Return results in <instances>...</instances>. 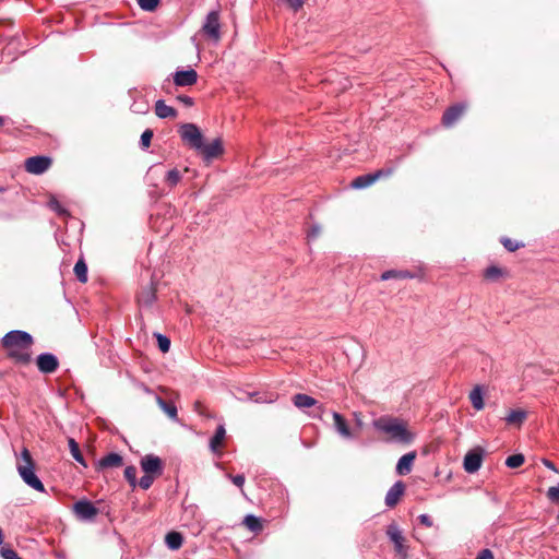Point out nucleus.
Returning a JSON list of instances; mask_svg holds the SVG:
<instances>
[{
  "label": "nucleus",
  "instance_id": "1",
  "mask_svg": "<svg viewBox=\"0 0 559 559\" xmlns=\"http://www.w3.org/2000/svg\"><path fill=\"white\" fill-rule=\"evenodd\" d=\"M1 343L8 353V357L15 362L27 365L31 361V348L34 338L28 332L12 330L2 337Z\"/></svg>",
  "mask_w": 559,
  "mask_h": 559
},
{
  "label": "nucleus",
  "instance_id": "2",
  "mask_svg": "<svg viewBox=\"0 0 559 559\" xmlns=\"http://www.w3.org/2000/svg\"><path fill=\"white\" fill-rule=\"evenodd\" d=\"M373 427L390 436V440L397 443L409 444L415 436L407 430L406 425L399 418L380 417L372 423Z\"/></svg>",
  "mask_w": 559,
  "mask_h": 559
},
{
  "label": "nucleus",
  "instance_id": "3",
  "mask_svg": "<svg viewBox=\"0 0 559 559\" xmlns=\"http://www.w3.org/2000/svg\"><path fill=\"white\" fill-rule=\"evenodd\" d=\"M16 469L23 481L31 488L45 492V486L35 474V463L28 449L23 448L17 459Z\"/></svg>",
  "mask_w": 559,
  "mask_h": 559
},
{
  "label": "nucleus",
  "instance_id": "4",
  "mask_svg": "<svg viewBox=\"0 0 559 559\" xmlns=\"http://www.w3.org/2000/svg\"><path fill=\"white\" fill-rule=\"evenodd\" d=\"M202 35L213 44H217L222 38L221 32V21H219V11L212 10L210 11L202 24L201 28Z\"/></svg>",
  "mask_w": 559,
  "mask_h": 559
},
{
  "label": "nucleus",
  "instance_id": "5",
  "mask_svg": "<svg viewBox=\"0 0 559 559\" xmlns=\"http://www.w3.org/2000/svg\"><path fill=\"white\" fill-rule=\"evenodd\" d=\"M178 133L185 144L194 151L203 147V134L194 123H183L179 127Z\"/></svg>",
  "mask_w": 559,
  "mask_h": 559
},
{
  "label": "nucleus",
  "instance_id": "6",
  "mask_svg": "<svg viewBox=\"0 0 559 559\" xmlns=\"http://www.w3.org/2000/svg\"><path fill=\"white\" fill-rule=\"evenodd\" d=\"M36 366L39 372L50 374L59 368V359L51 353H41L36 357Z\"/></svg>",
  "mask_w": 559,
  "mask_h": 559
},
{
  "label": "nucleus",
  "instance_id": "7",
  "mask_svg": "<svg viewBox=\"0 0 559 559\" xmlns=\"http://www.w3.org/2000/svg\"><path fill=\"white\" fill-rule=\"evenodd\" d=\"M73 511L81 521H93L98 514V509L86 499L76 501L73 506Z\"/></svg>",
  "mask_w": 559,
  "mask_h": 559
},
{
  "label": "nucleus",
  "instance_id": "8",
  "mask_svg": "<svg viewBox=\"0 0 559 559\" xmlns=\"http://www.w3.org/2000/svg\"><path fill=\"white\" fill-rule=\"evenodd\" d=\"M51 165V158L48 156H32L25 162V169L29 174L40 175L45 173Z\"/></svg>",
  "mask_w": 559,
  "mask_h": 559
},
{
  "label": "nucleus",
  "instance_id": "9",
  "mask_svg": "<svg viewBox=\"0 0 559 559\" xmlns=\"http://www.w3.org/2000/svg\"><path fill=\"white\" fill-rule=\"evenodd\" d=\"M141 468L145 474L159 476L163 474L164 465L160 457L154 454H147L141 459Z\"/></svg>",
  "mask_w": 559,
  "mask_h": 559
},
{
  "label": "nucleus",
  "instance_id": "10",
  "mask_svg": "<svg viewBox=\"0 0 559 559\" xmlns=\"http://www.w3.org/2000/svg\"><path fill=\"white\" fill-rule=\"evenodd\" d=\"M483 463V450L474 449L468 451L464 456L463 467L468 474H474L479 471Z\"/></svg>",
  "mask_w": 559,
  "mask_h": 559
},
{
  "label": "nucleus",
  "instance_id": "11",
  "mask_svg": "<svg viewBox=\"0 0 559 559\" xmlns=\"http://www.w3.org/2000/svg\"><path fill=\"white\" fill-rule=\"evenodd\" d=\"M205 162H211L223 154V142L219 138L213 140L210 144L203 142V147L198 151Z\"/></svg>",
  "mask_w": 559,
  "mask_h": 559
},
{
  "label": "nucleus",
  "instance_id": "12",
  "mask_svg": "<svg viewBox=\"0 0 559 559\" xmlns=\"http://www.w3.org/2000/svg\"><path fill=\"white\" fill-rule=\"evenodd\" d=\"M122 464V456L119 453L110 452L95 463V469L97 472H103L108 468L120 467Z\"/></svg>",
  "mask_w": 559,
  "mask_h": 559
},
{
  "label": "nucleus",
  "instance_id": "13",
  "mask_svg": "<svg viewBox=\"0 0 559 559\" xmlns=\"http://www.w3.org/2000/svg\"><path fill=\"white\" fill-rule=\"evenodd\" d=\"M386 535L390 538V540L394 544L395 551L399 555H405L406 554V549L404 546L405 538H404L401 530L399 528V526L395 523H391L390 525H388Z\"/></svg>",
  "mask_w": 559,
  "mask_h": 559
},
{
  "label": "nucleus",
  "instance_id": "14",
  "mask_svg": "<svg viewBox=\"0 0 559 559\" xmlns=\"http://www.w3.org/2000/svg\"><path fill=\"white\" fill-rule=\"evenodd\" d=\"M466 106L462 103L450 106L442 116V123L445 127H452L464 114Z\"/></svg>",
  "mask_w": 559,
  "mask_h": 559
},
{
  "label": "nucleus",
  "instance_id": "15",
  "mask_svg": "<svg viewBox=\"0 0 559 559\" xmlns=\"http://www.w3.org/2000/svg\"><path fill=\"white\" fill-rule=\"evenodd\" d=\"M405 492V484L402 480L395 481L385 495V506L394 508Z\"/></svg>",
  "mask_w": 559,
  "mask_h": 559
},
{
  "label": "nucleus",
  "instance_id": "16",
  "mask_svg": "<svg viewBox=\"0 0 559 559\" xmlns=\"http://www.w3.org/2000/svg\"><path fill=\"white\" fill-rule=\"evenodd\" d=\"M173 76L177 86H191L198 81V73L193 69L177 70Z\"/></svg>",
  "mask_w": 559,
  "mask_h": 559
},
{
  "label": "nucleus",
  "instance_id": "17",
  "mask_svg": "<svg viewBox=\"0 0 559 559\" xmlns=\"http://www.w3.org/2000/svg\"><path fill=\"white\" fill-rule=\"evenodd\" d=\"M156 300V287L153 282L144 287L138 295V302L141 307H151Z\"/></svg>",
  "mask_w": 559,
  "mask_h": 559
},
{
  "label": "nucleus",
  "instance_id": "18",
  "mask_svg": "<svg viewBox=\"0 0 559 559\" xmlns=\"http://www.w3.org/2000/svg\"><path fill=\"white\" fill-rule=\"evenodd\" d=\"M416 452L415 451H412V452H408L404 455H402L400 457V460L397 461V464H396V467H395V472L399 474V475H407L411 473L412 471V467H413V463L416 459Z\"/></svg>",
  "mask_w": 559,
  "mask_h": 559
},
{
  "label": "nucleus",
  "instance_id": "19",
  "mask_svg": "<svg viewBox=\"0 0 559 559\" xmlns=\"http://www.w3.org/2000/svg\"><path fill=\"white\" fill-rule=\"evenodd\" d=\"M332 417L336 432L345 439H352L353 433L347 425L346 419L337 412H332Z\"/></svg>",
  "mask_w": 559,
  "mask_h": 559
},
{
  "label": "nucleus",
  "instance_id": "20",
  "mask_svg": "<svg viewBox=\"0 0 559 559\" xmlns=\"http://www.w3.org/2000/svg\"><path fill=\"white\" fill-rule=\"evenodd\" d=\"M155 114L160 119L177 117V110L174 107L168 106L163 99L156 100Z\"/></svg>",
  "mask_w": 559,
  "mask_h": 559
},
{
  "label": "nucleus",
  "instance_id": "21",
  "mask_svg": "<svg viewBox=\"0 0 559 559\" xmlns=\"http://www.w3.org/2000/svg\"><path fill=\"white\" fill-rule=\"evenodd\" d=\"M293 402L294 405L300 409L313 407L317 406L318 404V401L316 399L304 393L295 394L293 397Z\"/></svg>",
  "mask_w": 559,
  "mask_h": 559
},
{
  "label": "nucleus",
  "instance_id": "22",
  "mask_svg": "<svg viewBox=\"0 0 559 559\" xmlns=\"http://www.w3.org/2000/svg\"><path fill=\"white\" fill-rule=\"evenodd\" d=\"M376 181H377V175H373L372 173H370V174H366V175L356 177L352 181L350 186L354 189H365V188H368L369 186H371L372 183H374Z\"/></svg>",
  "mask_w": 559,
  "mask_h": 559
},
{
  "label": "nucleus",
  "instance_id": "23",
  "mask_svg": "<svg viewBox=\"0 0 559 559\" xmlns=\"http://www.w3.org/2000/svg\"><path fill=\"white\" fill-rule=\"evenodd\" d=\"M414 274L409 271H402V270H388L383 272L380 276L381 281H389V280H405V278H413Z\"/></svg>",
  "mask_w": 559,
  "mask_h": 559
},
{
  "label": "nucleus",
  "instance_id": "24",
  "mask_svg": "<svg viewBox=\"0 0 559 559\" xmlns=\"http://www.w3.org/2000/svg\"><path fill=\"white\" fill-rule=\"evenodd\" d=\"M527 413L523 409H512L504 418L508 425L521 426L526 419Z\"/></svg>",
  "mask_w": 559,
  "mask_h": 559
},
{
  "label": "nucleus",
  "instance_id": "25",
  "mask_svg": "<svg viewBox=\"0 0 559 559\" xmlns=\"http://www.w3.org/2000/svg\"><path fill=\"white\" fill-rule=\"evenodd\" d=\"M469 401L476 411L484 408V394L479 385L475 386L469 393Z\"/></svg>",
  "mask_w": 559,
  "mask_h": 559
},
{
  "label": "nucleus",
  "instance_id": "26",
  "mask_svg": "<svg viewBox=\"0 0 559 559\" xmlns=\"http://www.w3.org/2000/svg\"><path fill=\"white\" fill-rule=\"evenodd\" d=\"M183 542V537L179 532H169L165 537V543L167 547L171 550H177L181 547Z\"/></svg>",
  "mask_w": 559,
  "mask_h": 559
},
{
  "label": "nucleus",
  "instance_id": "27",
  "mask_svg": "<svg viewBox=\"0 0 559 559\" xmlns=\"http://www.w3.org/2000/svg\"><path fill=\"white\" fill-rule=\"evenodd\" d=\"M225 436H226L225 427H224V425H219L216 428L214 436L210 440V448L213 452H217L218 448H221Z\"/></svg>",
  "mask_w": 559,
  "mask_h": 559
},
{
  "label": "nucleus",
  "instance_id": "28",
  "mask_svg": "<svg viewBox=\"0 0 559 559\" xmlns=\"http://www.w3.org/2000/svg\"><path fill=\"white\" fill-rule=\"evenodd\" d=\"M250 400L259 404H271L274 403L277 399V394L275 393H260L252 392L249 394Z\"/></svg>",
  "mask_w": 559,
  "mask_h": 559
},
{
  "label": "nucleus",
  "instance_id": "29",
  "mask_svg": "<svg viewBox=\"0 0 559 559\" xmlns=\"http://www.w3.org/2000/svg\"><path fill=\"white\" fill-rule=\"evenodd\" d=\"M156 402H157V405L163 409L164 413H166L168 415L169 418H171L174 420L178 419V417H177L178 412H177V407L175 404L166 402L160 396H156Z\"/></svg>",
  "mask_w": 559,
  "mask_h": 559
},
{
  "label": "nucleus",
  "instance_id": "30",
  "mask_svg": "<svg viewBox=\"0 0 559 559\" xmlns=\"http://www.w3.org/2000/svg\"><path fill=\"white\" fill-rule=\"evenodd\" d=\"M73 271L79 282H87V264L83 259L76 261Z\"/></svg>",
  "mask_w": 559,
  "mask_h": 559
},
{
  "label": "nucleus",
  "instance_id": "31",
  "mask_svg": "<svg viewBox=\"0 0 559 559\" xmlns=\"http://www.w3.org/2000/svg\"><path fill=\"white\" fill-rule=\"evenodd\" d=\"M69 448H70V452H71V454H72L73 459H74L78 463H80V464H82L84 467H86L87 465H86V462H85V460H84V457H83V455H82V453H81V451H80L79 444H78V442H76L74 439H72V438H70V439H69Z\"/></svg>",
  "mask_w": 559,
  "mask_h": 559
},
{
  "label": "nucleus",
  "instance_id": "32",
  "mask_svg": "<svg viewBox=\"0 0 559 559\" xmlns=\"http://www.w3.org/2000/svg\"><path fill=\"white\" fill-rule=\"evenodd\" d=\"M181 180V174L177 168L170 169L165 176V182L169 188L176 187Z\"/></svg>",
  "mask_w": 559,
  "mask_h": 559
},
{
  "label": "nucleus",
  "instance_id": "33",
  "mask_svg": "<svg viewBox=\"0 0 559 559\" xmlns=\"http://www.w3.org/2000/svg\"><path fill=\"white\" fill-rule=\"evenodd\" d=\"M243 523L252 532H259L262 530V523L260 518L253 514L246 515Z\"/></svg>",
  "mask_w": 559,
  "mask_h": 559
},
{
  "label": "nucleus",
  "instance_id": "34",
  "mask_svg": "<svg viewBox=\"0 0 559 559\" xmlns=\"http://www.w3.org/2000/svg\"><path fill=\"white\" fill-rule=\"evenodd\" d=\"M525 461V457L523 454H513V455H510L507 457L506 460V465L509 467V468H518L520 467Z\"/></svg>",
  "mask_w": 559,
  "mask_h": 559
},
{
  "label": "nucleus",
  "instance_id": "35",
  "mask_svg": "<svg viewBox=\"0 0 559 559\" xmlns=\"http://www.w3.org/2000/svg\"><path fill=\"white\" fill-rule=\"evenodd\" d=\"M136 473H138L136 467L133 465L127 466L124 469V477L128 480L129 485L133 488L136 486V481H138Z\"/></svg>",
  "mask_w": 559,
  "mask_h": 559
},
{
  "label": "nucleus",
  "instance_id": "36",
  "mask_svg": "<svg viewBox=\"0 0 559 559\" xmlns=\"http://www.w3.org/2000/svg\"><path fill=\"white\" fill-rule=\"evenodd\" d=\"M153 135L154 133L153 130L151 129H146L143 131L140 138V147L142 150H146L150 147Z\"/></svg>",
  "mask_w": 559,
  "mask_h": 559
},
{
  "label": "nucleus",
  "instance_id": "37",
  "mask_svg": "<svg viewBox=\"0 0 559 559\" xmlns=\"http://www.w3.org/2000/svg\"><path fill=\"white\" fill-rule=\"evenodd\" d=\"M157 345L162 353H167L170 348V340L160 333L156 334Z\"/></svg>",
  "mask_w": 559,
  "mask_h": 559
},
{
  "label": "nucleus",
  "instance_id": "38",
  "mask_svg": "<svg viewBox=\"0 0 559 559\" xmlns=\"http://www.w3.org/2000/svg\"><path fill=\"white\" fill-rule=\"evenodd\" d=\"M159 1L160 0H138V4L142 10L152 12L157 8Z\"/></svg>",
  "mask_w": 559,
  "mask_h": 559
},
{
  "label": "nucleus",
  "instance_id": "39",
  "mask_svg": "<svg viewBox=\"0 0 559 559\" xmlns=\"http://www.w3.org/2000/svg\"><path fill=\"white\" fill-rule=\"evenodd\" d=\"M154 476L152 474H145L136 481V484L144 490L151 488L154 483Z\"/></svg>",
  "mask_w": 559,
  "mask_h": 559
},
{
  "label": "nucleus",
  "instance_id": "40",
  "mask_svg": "<svg viewBox=\"0 0 559 559\" xmlns=\"http://www.w3.org/2000/svg\"><path fill=\"white\" fill-rule=\"evenodd\" d=\"M546 496L551 503L559 504V484L549 487Z\"/></svg>",
  "mask_w": 559,
  "mask_h": 559
},
{
  "label": "nucleus",
  "instance_id": "41",
  "mask_svg": "<svg viewBox=\"0 0 559 559\" xmlns=\"http://www.w3.org/2000/svg\"><path fill=\"white\" fill-rule=\"evenodd\" d=\"M501 243L510 252H514L515 250L524 246L523 243H519L507 237L501 238Z\"/></svg>",
  "mask_w": 559,
  "mask_h": 559
},
{
  "label": "nucleus",
  "instance_id": "42",
  "mask_svg": "<svg viewBox=\"0 0 559 559\" xmlns=\"http://www.w3.org/2000/svg\"><path fill=\"white\" fill-rule=\"evenodd\" d=\"M501 274H502L501 269L498 266H495V265L487 267L485 271V277L487 280H491V281L499 278L501 276Z\"/></svg>",
  "mask_w": 559,
  "mask_h": 559
},
{
  "label": "nucleus",
  "instance_id": "43",
  "mask_svg": "<svg viewBox=\"0 0 559 559\" xmlns=\"http://www.w3.org/2000/svg\"><path fill=\"white\" fill-rule=\"evenodd\" d=\"M0 555L3 559H22L17 552L11 547H2Z\"/></svg>",
  "mask_w": 559,
  "mask_h": 559
},
{
  "label": "nucleus",
  "instance_id": "44",
  "mask_svg": "<svg viewBox=\"0 0 559 559\" xmlns=\"http://www.w3.org/2000/svg\"><path fill=\"white\" fill-rule=\"evenodd\" d=\"M49 206L51 210L57 212L59 215H66L67 211L60 205V203L56 199H51L49 201Z\"/></svg>",
  "mask_w": 559,
  "mask_h": 559
},
{
  "label": "nucleus",
  "instance_id": "45",
  "mask_svg": "<svg viewBox=\"0 0 559 559\" xmlns=\"http://www.w3.org/2000/svg\"><path fill=\"white\" fill-rule=\"evenodd\" d=\"M228 478L233 481L234 485L242 489V486L245 484V475L243 474H237V475H228Z\"/></svg>",
  "mask_w": 559,
  "mask_h": 559
},
{
  "label": "nucleus",
  "instance_id": "46",
  "mask_svg": "<svg viewBox=\"0 0 559 559\" xmlns=\"http://www.w3.org/2000/svg\"><path fill=\"white\" fill-rule=\"evenodd\" d=\"M394 169L393 168H382V169H379L374 173H372L373 175H377V180L379 178H383V177H389L393 174Z\"/></svg>",
  "mask_w": 559,
  "mask_h": 559
},
{
  "label": "nucleus",
  "instance_id": "47",
  "mask_svg": "<svg viewBox=\"0 0 559 559\" xmlns=\"http://www.w3.org/2000/svg\"><path fill=\"white\" fill-rule=\"evenodd\" d=\"M320 231H321V227L319 225H313L310 230L308 231V239H316L319 235H320Z\"/></svg>",
  "mask_w": 559,
  "mask_h": 559
},
{
  "label": "nucleus",
  "instance_id": "48",
  "mask_svg": "<svg viewBox=\"0 0 559 559\" xmlns=\"http://www.w3.org/2000/svg\"><path fill=\"white\" fill-rule=\"evenodd\" d=\"M177 99L187 107H191L194 104L193 98L188 95H179Z\"/></svg>",
  "mask_w": 559,
  "mask_h": 559
},
{
  "label": "nucleus",
  "instance_id": "49",
  "mask_svg": "<svg viewBox=\"0 0 559 559\" xmlns=\"http://www.w3.org/2000/svg\"><path fill=\"white\" fill-rule=\"evenodd\" d=\"M418 520H419V522H420L423 525H425V526H427V527L432 526V520H431V518H430L428 514H420V515L418 516Z\"/></svg>",
  "mask_w": 559,
  "mask_h": 559
},
{
  "label": "nucleus",
  "instance_id": "50",
  "mask_svg": "<svg viewBox=\"0 0 559 559\" xmlns=\"http://www.w3.org/2000/svg\"><path fill=\"white\" fill-rule=\"evenodd\" d=\"M292 9L297 11L302 7L304 1L302 0H284Z\"/></svg>",
  "mask_w": 559,
  "mask_h": 559
},
{
  "label": "nucleus",
  "instance_id": "51",
  "mask_svg": "<svg viewBox=\"0 0 559 559\" xmlns=\"http://www.w3.org/2000/svg\"><path fill=\"white\" fill-rule=\"evenodd\" d=\"M476 559H493L492 552L489 549H483Z\"/></svg>",
  "mask_w": 559,
  "mask_h": 559
},
{
  "label": "nucleus",
  "instance_id": "52",
  "mask_svg": "<svg viewBox=\"0 0 559 559\" xmlns=\"http://www.w3.org/2000/svg\"><path fill=\"white\" fill-rule=\"evenodd\" d=\"M542 463L547 467L549 468L550 471L555 472V473H559L558 468L556 467V465L549 461L548 459H543L542 460Z\"/></svg>",
  "mask_w": 559,
  "mask_h": 559
},
{
  "label": "nucleus",
  "instance_id": "53",
  "mask_svg": "<svg viewBox=\"0 0 559 559\" xmlns=\"http://www.w3.org/2000/svg\"><path fill=\"white\" fill-rule=\"evenodd\" d=\"M353 416H354V420H355V424H356L357 428L361 429L362 426H364V421H362L360 413H356L355 412L353 414Z\"/></svg>",
  "mask_w": 559,
  "mask_h": 559
},
{
  "label": "nucleus",
  "instance_id": "54",
  "mask_svg": "<svg viewBox=\"0 0 559 559\" xmlns=\"http://www.w3.org/2000/svg\"><path fill=\"white\" fill-rule=\"evenodd\" d=\"M3 543V534H2V531L0 530V545Z\"/></svg>",
  "mask_w": 559,
  "mask_h": 559
},
{
  "label": "nucleus",
  "instance_id": "55",
  "mask_svg": "<svg viewBox=\"0 0 559 559\" xmlns=\"http://www.w3.org/2000/svg\"><path fill=\"white\" fill-rule=\"evenodd\" d=\"M317 409H318V411H320V412H323V407H322V405H318V406H317Z\"/></svg>",
  "mask_w": 559,
  "mask_h": 559
},
{
  "label": "nucleus",
  "instance_id": "56",
  "mask_svg": "<svg viewBox=\"0 0 559 559\" xmlns=\"http://www.w3.org/2000/svg\"><path fill=\"white\" fill-rule=\"evenodd\" d=\"M3 122V117L0 116V124Z\"/></svg>",
  "mask_w": 559,
  "mask_h": 559
}]
</instances>
